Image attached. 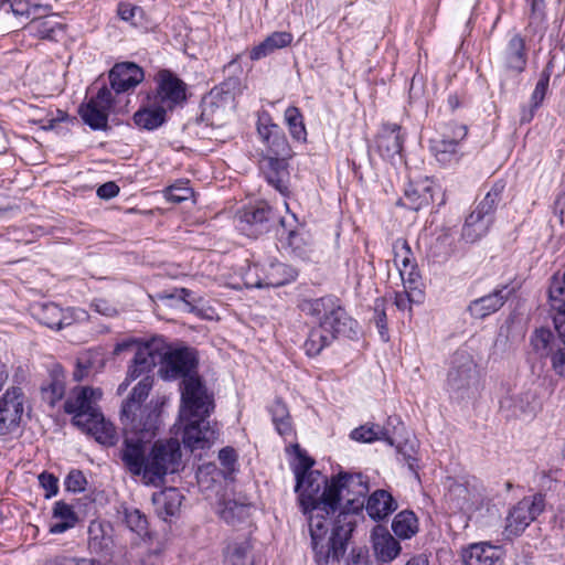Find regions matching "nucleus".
I'll return each instance as SVG.
<instances>
[{"label": "nucleus", "instance_id": "nucleus-1", "mask_svg": "<svg viewBox=\"0 0 565 565\" xmlns=\"http://www.w3.org/2000/svg\"><path fill=\"white\" fill-rule=\"evenodd\" d=\"M152 388L149 377L140 380L122 402L120 422L124 431L121 460L134 476H141L146 484L160 486L168 473L181 466V447L178 439L158 440L151 450L149 444L159 429V415L143 402Z\"/></svg>", "mask_w": 565, "mask_h": 565}, {"label": "nucleus", "instance_id": "nucleus-2", "mask_svg": "<svg viewBox=\"0 0 565 565\" xmlns=\"http://www.w3.org/2000/svg\"><path fill=\"white\" fill-rule=\"evenodd\" d=\"M364 504V499H348L337 513L308 516L310 548L317 565L339 563L344 556Z\"/></svg>", "mask_w": 565, "mask_h": 565}, {"label": "nucleus", "instance_id": "nucleus-3", "mask_svg": "<svg viewBox=\"0 0 565 565\" xmlns=\"http://www.w3.org/2000/svg\"><path fill=\"white\" fill-rule=\"evenodd\" d=\"M369 491L362 475H339L330 481L320 471L310 472L296 481L295 492L301 512L308 518L313 514L337 513L348 499H364Z\"/></svg>", "mask_w": 565, "mask_h": 565}, {"label": "nucleus", "instance_id": "nucleus-4", "mask_svg": "<svg viewBox=\"0 0 565 565\" xmlns=\"http://www.w3.org/2000/svg\"><path fill=\"white\" fill-rule=\"evenodd\" d=\"M180 392L184 445L191 450L209 448L217 438L216 429L206 420L214 408L212 395L198 373L181 381Z\"/></svg>", "mask_w": 565, "mask_h": 565}, {"label": "nucleus", "instance_id": "nucleus-5", "mask_svg": "<svg viewBox=\"0 0 565 565\" xmlns=\"http://www.w3.org/2000/svg\"><path fill=\"white\" fill-rule=\"evenodd\" d=\"M161 364L160 373L163 379L172 380L196 374L198 356L196 351L191 348L172 349L161 339H153L138 348L132 364L129 366V377L141 380L149 377L152 369Z\"/></svg>", "mask_w": 565, "mask_h": 565}, {"label": "nucleus", "instance_id": "nucleus-6", "mask_svg": "<svg viewBox=\"0 0 565 565\" xmlns=\"http://www.w3.org/2000/svg\"><path fill=\"white\" fill-rule=\"evenodd\" d=\"M299 308L303 313L320 320L319 324L310 330L303 343L308 356L319 355L324 348L333 342L338 334L345 332L347 328L352 329V320L333 296L303 299Z\"/></svg>", "mask_w": 565, "mask_h": 565}, {"label": "nucleus", "instance_id": "nucleus-7", "mask_svg": "<svg viewBox=\"0 0 565 565\" xmlns=\"http://www.w3.org/2000/svg\"><path fill=\"white\" fill-rule=\"evenodd\" d=\"M100 398L99 388L75 387L66 399L64 408L66 413L73 414L74 425L93 435L100 444H113L115 428L111 423L105 420L97 406Z\"/></svg>", "mask_w": 565, "mask_h": 565}, {"label": "nucleus", "instance_id": "nucleus-8", "mask_svg": "<svg viewBox=\"0 0 565 565\" xmlns=\"http://www.w3.org/2000/svg\"><path fill=\"white\" fill-rule=\"evenodd\" d=\"M479 372L473 358L466 351H457L447 374V391L451 398L462 401L478 391Z\"/></svg>", "mask_w": 565, "mask_h": 565}, {"label": "nucleus", "instance_id": "nucleus-9", "mask_svg": "<svg viewBox=\"0 0 565 565\" xmlns=\"http://www.w3.org/2000/svg\"><path fill=\"white\" fill-rule=\"evenodd\" d=\"M468 128L465 125L449 122L441 132L430 140V151L435 159L444 167L457 164L461 157V141L466 138Z\"/></svg>", "mask_w": 565, "mask_h": 565}, {"label": "nucleus", "instance_id": "nucleus-10", "mask_svg": "<svg viewBox=\"0 0 565 565\" xmlns=\"http://www.w3.org/2000/svg\"><path fill=\"white\" fill-rule=\"evenodd\" d=\"M24 413V394L12 386L0 397V437L18 430Z\"/></svg>", "mask_w": 565, "mask_h": 565}, {"label": "nucleus", "instance_id": "nucleus-11", "mask_svg": "<svg viewBox=\"0 0 565 565\" xmlns=\"http://www.w3.org/2000/svg\"><path fill=\"white\" fill-rule=\"evenodd\" d=\"M545 502L542 494L523 498L510 511L507 518V531L518 535L522 533L544 510Z\"/></svg>", "mask_w": 565, "mask_h": 565}, {"label": "nucleus", "instance_id": "nucleus-12", "mask_svg": "<svg viewBox=\"0 0 565 565\" xmlns=\"http://www.w3.org/2000/svg\"><path fill=\"white\" fill-rule=\"evenodd\" d=\"M113 105V95L107 87H102L95 97L79 107L83 121L94 130H104L108 126V116Z\"/></svg>", "mask_w": 565, "mask_h": 565}, {"label": "nucleus", "instance_id": "nucleus-13", "mask_svg": "<svg viewBox=\"0 0 565 565\" xmlns=\"http://www.w3.org/2000/svg\"><path fill=\"white\" fill-rule=\"evenodd\" d=\"M393 252L394 264L399 271L405 289L416 290L419 286L420 274L409 244L406 239L398 238L393 244Z\"/></svg>", "mask_w": 565, "mask_h": 565}, {"label": "nucleus", "instance_id": "nucleus-14", "mask_svg": "<svg viewBox=\"0 0 565 565\" xmlns=\"http://www.w3.org/2000/svg\"><path fill=\"white\" fill-rule=\"evenodd\" d=\"M238 228L248 236H257L267 230L273 218L271 207L266 202L245 206L236 215Z\"/></svg>", "mask_w": 565, "mask_h": 565}, {"label": "nucleus", "instance_id": "nucleus-15", "mask_svg": "<svg viewBox=\"0 0 565 565\" xmlns=\"http://www.w3.org/2000/svg\"><path fill=\"white\" fill-rule=\"evenodd\" d=\"M150 97L167 110H171L185 99V84L171 72L161 71L158 74L157 90Z\"/></svg>", "mask_w": 565, "mask_h": 565}, {"label": "nucleus", "instance_id": "nucleus-16", "mask_svg": "<svg viewBox=\"0 0 565 565\" xmlns=\"http://www.w3.org/2000/svg\"><path fill=\"white\" fill-rule=\"evenodd\" d=\"M450 509L471 518L483 505V495L476 488L463 483H454L446 494Z\"/></svg>", "mask_w": 565, "mask_h": 565}, {"label": "nucleus", "instance_id": "nucleus-17", "mask_svg": "<svg viewBox=\"0 0 565 565\" xmlns=\"http://www.w3.org/2000/svg\"><path fill=\"white\" fill-rule=\"evenodd\" d=\"M539 408L540 402L532 391L508 395L500 401V411L507 418H533Z\"/></svg>", "mask_w": 565, "mask_h": 565}, {"label": "nucleus", "instance_id": "nucleus-18", "mask_svg": "<svg viewBox=\"0 0 565 565\" xmlns=\"http://www.w3.org/2000/svg\"><path fill=\"white\" fill-rule=\"evenodd\" d=\"M257 131L266 143L270 157L287 159L290 157V147L281 128L270 121L269 116L259 117Z\"/></svg>", "mask_w": 565, "mask_h": 565}, {"label": "nucleus", "instance_id": "nucleus-19", "mask_svg": "<svg viewBox=\"0 0 565 565\" xmlns=\"http://www.w3.org/2000/svg\"><path fill=\"white\" fill-rule=\"evenodd\" d=\"M512 294L507 285L498 286L490 294L472 300L468 311L476 319H484L500 310Z\"/></svg>", "mask_w": 565, "mask_h": 565}, {"label": "nucleus", "instance_id": "nucleus-20", "mask_svg": "<svg viewBox=\"0 0 565 565\" xmlns=\"http://www.w3.org/2000/svg\"><path fill=\"white\" fill-rule=\"evenodd\" d=\"M88 550L99 556H111L115 551L114 529L107 522L94 520L88 526Z\"/></svg>", "mask_w": 565, "mask_h": 565}, {"label": "nucleus", "instance_id": "nucleus-21", "mask_svg": "<svg viewBox=\"0 0 565 565\" xmlns=\"http://www.w3.org/2000/svg\"><path fill=\"white\" fill-rule=\"evenodd\" d=\"M403 142L401 127L396 124H386L377 136L376 148L383 159L394 162L396 158L402 159Z\"/></svg>", "mask_w": 565, "mask_h": 565}, {"label": "nucleus", "instance_id": "nucleus-22", "mask_svg": "<svg viewBox=\"0 0 565 565\" xmlns=\"http://www.w3.org/2000/svg\"><path fill=\"white\" fill-rule=\"evenodd\" d=\"M143 79V71L135 63L116 64L109 72V82L116 93L135 88Z\"/></svg>", "mask_w": 565, "mask_h": 565}, {"label": "nucleus", "instance_id": "nucleus-23", "mask_svg": "<svg viewBox=\"0 0 565 565\" xmlns=\"http://www.w3.org/2000/svg\"><path fill=\"white\" fill-rule=\"evenodd\" d=\"M371 539L374 554L381 562H392L402 551L399 542L385 526L376 525L372 531Z\"/></svg>", "mask_w": 565, "mask_h": 565}, {"label": "nucleus", "instance_id": "nucleus-24", "mask_svg": "<svg viewBox=\"0 0 565 565\" xmlns=\"http://www.w3.org/2000/svg\"><path fill=\"white\" fill-rule=\"evenodd\" d=\"M502 556L499 546L489 543H473L461 553L465 565H497Z\"/></svg>", "mask_w": 565, "mask_h": 565}, {"label": "nucleus", "instance_id": "nucleus-25", "mask_svg": "<svg viewBox=\"0 0 565 565\" xmlns=\"http://www.w3.org/2000/svg\"><path fill=\"white\" fill-rule=\"evenodd\" d=\"M167 111L149 95L147 102L135 113L134 121L141 129L154 130L166 121Z\"/></svg>", "mask_w": 565, "mask_h": 565}, {"label": "nucleus", "instance_id": "nucleus-26", "mask_svg": "<svg viewBox=\"0 0 565 565\" xmlns=\"http://www.w3.org/2000/svg\"><path fill=\"white\" fill-rule=\"evenodd\" d=\"M526 61L525 41L520 34H514L502 54V65L507 72L520 74Z\"/></svg>", "mask_w": 565, "mask_h": 565}, {"label": "nucleus", "instance_id": "nucleus-27", "mask_svg": "<svg viewBox=\"0 0 565 565\" xmlns=\"http://www.w3.org/2000/svg\"><path fill=\"white\" fill-rule=\"evenodd\" d=\"M294 35L287 31H276L267 35L260 43L253 46L249 51L252 61L265 58L277 50L285 49L292 43Z\"/></svg>", "mask_w": 565, "mask_h": 565}, {"label": "nucleus", "instance_id": "nucleus-28", "mask_svg": "<svg viewBox=\"0 0 565 565\" xmlns=\"http://www.w3.org/2000/svg\"><path fill=\"white\" fill-rule=\"evenodd\" d=\"M397 509V503L390 492L380 489L367 499L365 510L367 515L375 520H384Z\"/></svg>", "mask_w": 565, "mask_h": 565}, {"label": "nucleus", "instance_id": "nucleus-29", "mask_svg": "<svg viewBox=\"0 0 565 565\" xmlns=\"http://www.w3.org/2000/svg\"><path fill=\"white\" fill-rule=\"evenodd\" d=\"M285 160L286 159L265 157L260 161V170L265 179L280 193L287 190L286 178L288 172Z\"/></svg>", "mask_w": 565, "mask_h": 565}, {"label": "nucleus", "instance_id": "nucleus-30", "mask_svg": "<svg viewBox=\"0 0 565 565\" xmlns=\"http://www.w3.org/2000/svg\"><path fill=\"white\" fill-rule=\"evenodd\" d=\"M11 22L0 26V31L19 29L31 21L35 13L44 11L45 8L40 4L30 6L25 0H11L9 4Z\"/></svg>", "mask_w": 565, "mask_h": 565}, {"label": "nucleus", "instance_id": "nucleus-31", "mask_svg": "<svg viewBox=\"0 0 565 565\" xmlns=\"http://www.w3.org/2000/svg\"><path fill=\"white\" fill-rule=\"evenodd\" d=\"M78 521V516L73 507L64 501L54 503L52 511V522L50 524V533L61 534L74 527Z\"/></svg>", "mask_w": 565, "mask_h": 565}, {"label": "nucleus", "instance_id": "nucleus-32", "mask_svg": "<svg viewBox=\"0 0 565 565\" xmlns=\"http://www.w3.org/2000/svg\"><path fill=\"white\" fill-rule=\"evenodd\" d=\"M36 317L41 323L54 330H61L72 323L68 311L64 312V310L55 303L42 305L36 312Z\"/></svg>", "mask_w": 565, "mask_h": 565}, {"label": "nucleus", "instance_id": "nucleus-33", "mask_svg": "<svg viewBox=\"0 0 565 565\" xmlns=\"http://www.w3.org/2000/svg\"><path fill=\"white\" fill-rule=\"evenodd\" d=\"M433 202L431 188L427 182L409 184L405 190L403 205L418 211Z\"/></svg>", "mask_w": 565, "mask_h": 565}, {"label": "nucleus", "instance_id": "nucleus-34", "mask_svg": "<svg viewBox=\"0 0 565 565\" xmlns=\"http://www.w3.org/2000/svg\"><path fill=\"white\" fill-rule=\"evenodd\" d=\"M492 221H490L488 217H483L482 215L472 211L467 216L462 226V238L468 243H475L488 233Z\"/></svg>", "mask_w": 565, "mask_h": 565}, {"label": "nucleus", "instance_id": "nucleus-35", "mask_svg": "<svg viewBox=\"0 0 565 565\" xmlns=\"http://www.w3.org/2000/svg\"><path fill=\"white\" fill-rule=\"evenodd\" d=\"M118 515L127 529L136 533L138 536H145L148 534L147 516L139 509L121 504L118 509Z\"/></svg>", "mask_w": 565, "mask_h": 565}, {"label": "nucleus", "instance_id": "nucleus-36", "mask_svg": "<svg viewBox=\"0 0 565 565\" xmlns=\"http://www.w3.org/2000/svg\"><path fill=\"white\" fill-rule=\"evenodd\" d=\"M298 277V270L287 264L273 263L265 274L266 287H280L287 285Z\"/></svg>", "mask_w": 565, "mask_h": 565}, {"label": "nucleus", "instance_id": "nucleus-37", "mask_svg": "<svg viewBox=\"0 0 565 565\" xmlns=\"http://www.w3.org/2000/svg\"><path fill=\"white\" fill-rule=\"evenodd\" d=\"M289 253L300 260H310L313 253L310 235L305 232L290 231L287 235Z\"/></svg>", "mask_w": 565, "mask_h": 565}, {"label": "nucleus", "instance_id": "nucleus-38", "mask_svg": "<svg viewBox=\"0 0 565 565\" xmlns=\"http://www.w3.org/2000/svg\"><path fill=\"white\" fill-rule=\"evenodd\" d=\"M504 188L505 184L502 181L495 182L473 211L493 222V215L497 206L502 201Z\"/></svg>", "mask_w": 565, "mask_h": 565}, {"label": "nucleus", "instance_id": "nucleus-39", "mask_svg": "<svg viewBox=\"0 0 565 565\" xmlns=\"http://www.w3.org/2000/svg\"><path fill=\"white\" fill-rule=\"evenodd\" d=\"M531 344L537 354H540L541 356H548L562 343L561 339H558V337H555L550 329L540 328L536 329L532 334Z\"/></svg>", "mask_w": 565, "mask_h": 565}, {"label": "nucleus", "instance_id": "nucleus-40", "mask_svg": "<svg viewBox=\"0 0 565 565\" xmlns=\"http://www.w3.org/2000/svg\"><path fill=\"white\" fill-rule=\"evenodd\" d=\"M392 530L402 540L411 539L418 532V519L413 511H401L392 522Z\"/></svg>", "mask_w": 565, "mask_h": 565}, {"label": "nucleus", "instance_id": "nucleus-41", "mask_svg": "<svg viewBox=\"0 0 565 565\" xmlns=\"http://www.w3.org/2000/svg\"><path fill=\"white\" fill-rule=\"evenodd\" d=\"M29 28L36 36L41 39H53L55 30L60 23L54 20V14H49L47 9L39 11L29 22Z\"/></svg>", "mask_w": 565, "mask_h": 565}, {"label": "nucleus", "instance_id": "nucleus-42", "mask_svg": "<svg viewBox=\"0 0 565 565\" xmlns=\"http://www.w3.org/2000/svg\"><path fill=\"white\" fill-rule=\"evenodd\" d=\"M218 513L226 523L236 525L249 518L250 505L235 500H226L221 504Z\"/></svg>", "mask_w": 565, "mask_h": 565}, {"label": "nucleus", "instance_id": "nucleus-43", "mask_svg": "<svg viewBox=\"0 0 565 565\" xmlns=\"http://www.w3.org/2000/svg\"><path fill=\"white\" fill-rule=\"evenodd\" d=\"M226 565H253L250 544L247 541L231 543L225 552Z\"/></svg>", "mask_w": 565, "mask_h": 565}, {"label": "nucleus", "instance_id": "nucleus-44", "mask_svg": "<svg viewBox=\"0 0 565 565\" xmlns=\"http://www.w3.org/2000/svg\"><path fill=\"white\" fill-rule=\"evenodd\" d=\"M548 300L553 311L565 312V271L562 278L553 277L548 288Z\"/></svg>", "mask_w": 565, "mask_h": 565}, {"label": "nucleus", "instance_id": "nucleus-45", "mask_svg": "<svg viewBox=\"0 0 565 565\" xmlns=\"http://www.w3.org/2000/svg\"><path fill=\"white\" fill-rule=\"evenodd\" d=\"M285 120L292 138L298 141H306L307 130L299 108L295 106L288 107L285 111Z\"/></svg>", "mask_w": 565, "mask_h": 565}, {"label": "nucleus", "instance_id": "nucleus-46", "mask_svg": "<svg viewBox=\"0 0 565 565\" xmlns=\"http://www.w3.org/2000/svg\"><path fill=\"white\" fill-rule=\"evenodd\" d=\"M159 505L160 514L172 516L179 510L181 504V494L175 489H168L153 498Z\"/></svg>", "mask_w": 565, "mask_h": 565}, {"label": "nucleus", "instance_id": "nucleus-47", "mask_svg": "<svg viewBox=\"0 0 565 565\" xmlns=\"http://www.w3.org/2000/svg\"><path fill=\"white\" fill-rule=\"evenodd\" d=\"M351 437L352 439L362 443H372L374 440L384 439L390 445H394L393 439L388 437L387 434L380 426L376 425H364L359 428H355L352 430Z\"/></svg>", "mask_w": 565, "mask_h": 565}, {"label": "nucleus", "instance_id": "nucleus-48", "mask_svg": "<svg viewBox=\"0 0 565 565\" xmlns=\"http://www.w3.org/2000/svg\"><path fill=\"white\" fill-rule=\"evenodd\" d=\"M270 412L278 434L281 436L289 435L291 433V424L286 405L277 401L271 406Z\"/></svg>", "mask_w": 565, "mask_h": 565}, {"label": "nucleus", "instance_id": "nucleus-49", "mask_svg": "<svg viewBox=\"0 0 565 565\" xmlns=\"http://www.w3.org/2000/svg\"><path fill=\"white\" fill-rule=\"evenodd\" d=\"M296 451V463L292 466V471L296 477V481L300 479V477H307L310 472H315L312 470V466L315 465V460L309 457L306 451H303L299 445L294 446Z\"/></svg>", "mask_w": 565, "mask_h": 565}, {"label": "nucleus", "instance_id": "nucleus-50", "mask_svg": "<svg viewBox=\"0 0 565 565\" xmlns=\"http://www.w3.org/2000/svg\"><path fill=\"white\" fill-rule=\"evenodd\" d=\"M43 565H103L99 559L93 557H76L70 555H56L44 562Z\"/></svg>", "mask_w": 565, "mask_h": 565}, {"label": "nucleus", "instance_id": "nucleus-51", "mask_svg": "<svg viewBox=\"0 0 565 565\" xmlns=\"http://www.w3.org/2000/svg\"><path fill=\"white\" fill-rule=\"evenodd\" d=\"M265 271L257 264L248 265L242 278L247 288H263L265 285Z\"/></svg>", "mask_w": 565, "mask_h": 565}, {"label": "nucleus", "instance_id": "nucleus-52", "mask_svg": "<svg viewBox=\"0 0 565 565\" xmlns=\"http://www.w3.org/2000/svg\"><path fill=\"white\" fill-rule=\"evenodd\" d=\"M158 562L159 552L156 550L131 551L127 554L128 565H157Z\"/></svg>", "mask_w": 565, "mask_h": 565}, {"label": "nucleus", "instance_id": "nucleus-53", "mask_svg": "<svg viewBox=\"0 0 565 565\" xmlns=\"http://www.w3.org/2000/svg\"><path fill=\"white\" fill-rule=\"evenodd\" d=\"M550 83V74L543 73L539 79V82L535 85L534 92L531 96V105H533V108H539V106L542 104V102L545 98L547 88Z\"/></svg>", "mask_w": 565, "mask_h": 565}, {"label": "nucleus", "instance_id": "nucleus-54", "mask_svg": "<svg viewBox=\"0 0 565 565\" xmlns=\"http://www.w3.org/2000/svg\"><path fill=\"white\" fill-rule=\"evenodd\" d=\"M87 481L84 473L79 470H72L65 480V487L68 491L81 492L85 490Z\"/></svg>", "mask_w": 565, "mask_h": 565}, {"label": "nucleus", "instance_id": "nucleus-55", "mask_svg": "<svg viewBox=\"0 0 565 565\" xmlns=\"http://www.w3.org/2000/svg\"><path fill=\"white\" fill-rule=\"evenodd\" d=\"M374 320L376 327L380 330L382 337L386 331V312H385V300L383 298H377L374 301Z\"/></svg>", "mask_w": 565, "mask_h": 565}, {"label": "nucleus", "instance_id": "nucleus-56", "mask_svg": "<svg viewBox=\"0 0 565 565\" xmlns=\"http://www.w3.org/2000/svg\"><path fill=\"white\" fill-rule=\"evenodd\" d=\"M192 195V190L188 186L171 185L166 190V196L169 201L180 203Z\"/></svg>", "mask_w": 565, "mask_h": 565}, {"label": "nucleus", "instance_id": "nucleus-57", "mask_svg": "<svg viewBox=\"0 0 565 565\" xmlns=\"http://www.w3.org/2000/svg\"><path fill=\"white\" fill-rule=\"evenodd\" d=\"M39 482L42 486V488L46 491V493H45L46 498H51L57 493V491H58L57 479L53 475L42 472L39 476Z\"/></svg>", "mask_w": 565, "mask_h": 565}, {"label": "nucleus", "instance_id": "nucleus-58", "mask_svg": "<svg viewBox=\"0 0 565 565\" xmlns=\"http://www.w3.org/2000/svg\"><path fill=\"white\" fill-rule=\"evenodd\" d=\"M550 356L554 371L561 376H565V345L561 344L557 347Z\"/></svg>", "mask_w": 565, "mask_h": 565}, {"label": "nucleus", "instance_id": "nucleus-59", "mask_svg": "<svg viewBox=\"0 0 565 565\" xmlns=\"http://www.w3.org/2000/svg\"><path fill=\"white\" fill-rule=\"evenodd\" d=\"M90 307L97 313L108 318L115 317L118 313L116 307L105 299H95Z\"/></svg>", "mask_w": 565, "mask_h": 565}, {"label": "nucleus", "instance_id": "nucleus-60", "mask_svg": "<svg viewBox=\"0 0 565 565\" xmlns=\"http://www.w3.org/2000/svg\"><path fill=\"white\" fill-rule=\"evenodd\" d=\"M119 193V186L115 182H106L97 189V195L100 199L109 200Z\"/></svg>", "mask_w": 565, "mask_h": 565}, {"label": "nucleus", "instance_id": "nucleus-61", "mask_svg": "<svg viewBox=\"0 0 565 565\" xmlns=\"http://www.w3.org/2000/svg\"><path fill=\"white\" fill-rule=\"evenodd\" d=\"M218 459L225 468L231 469L236 461V452L233 448L225 447L220 450Z\"/></svg>", "mask_w": 565, "mask_h": 565}, {"label": "nucleus", "instance_id": "nucleus-62", "mask_svg": "<svg viewBox=\"0 0 565 565\" xmlns=\"http://www.w3.org/2000/svg\"><path fill=\"white\" fill-rule=\"evenodd\" d=\"M139 8L131 6L129 3H119L118 15L124 21L132 22Z\"/></svg>", "mask_w": 565, "mask_h": 565}, {"label": "nucleus", "instance_id": "nucleus-63", "mask_svg": "<svg viewBox=\"0 0 565 565\" xmlns=\"http://www.w3.org/2000/svg\"><path fill=\"white\" fill-rule=\"evenodd\" d=\"M554 326L557 332L558 339H561V343L565 345V312L555 313L553 317Z\"/></svg>", "mask_w": 565, "mask_h": 565}, {"label": "nucleus", "instance_id": "nucleus-64", "mask_svg": "<svg viewBox=\"0 0 565 565\" xmlns=\"http://www.w3.org/2000/svg\"><path fill=\"white\" fill-rule=\"evenodd\" d=\"M394 302L399 310L412 309V301L408 292H396Z\"/></svg>", "mask_w": 565, "mask_h": 565}]
</instances>
